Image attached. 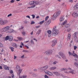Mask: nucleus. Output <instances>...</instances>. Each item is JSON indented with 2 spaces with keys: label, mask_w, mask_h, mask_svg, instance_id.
<instances>
[{
  "label": "nucleus",
  "mask_w": 78,
  "mask_h": 78,
  "mask_svg": "<svg viewBox=\"0 0 78 78\" xmlns=\"http://www.w3.org/2000/svg\"><path fill=\"white\" fill-rule=\"evenodd\" d=\"M9 26H6L5 27L2 28L1 30L2 32H6L7 33H11L12 32H15V30L12 29H9Z\"/></svg>",
  "instance_id": "f257e3e1"
},
{
  "label": "nucleus",
  "mask_w": 78,
  "mask_h": 78,
  "mask_svg": "<svg viewBox=\"0 0 78 78\" xmlns=\"http://www.w3.org/2000/svg\"><path fill=\"white\" fill-rule=\"evenodd\" d=\"M60 14H61V11L59 10L57 12H55L51 17V19L53 20H55L56 17L60 15Z\"/></svg>",
  "instance_id": "f03ea898"
},
{
  "label": "nucleus",
  "mask_w": 78,
  "mask_h": 78,
  "mask_svg": "<svg viewBox=\"0 0 78 78\" xmlns=\"http://www.w3.org/2000/svg\"><path fill=\"white\" fill-rule=\"evenodd\" d=\"M52 33L53 36H56L59 33V30H56V27L55 26L53 27L52 30Z\"/></svg>",
  "instance_id": "7ed1b4c3"
},
{
  "label": "nucleus",
  "mask_w": 78,
  "mask_h": 78,
  "mask_svg": "<svg viewBox=\"0 0 78 78\" xmlns=\"http://www.w3.org/2000/svg\"><path fill=\"white\" fill-rule=\"evenodd\" d=\"M53 51L52 50L50 49L44 52V54L45 55H50L52 54Z\"/></svg>",
  "instance_id": "20e7f679"
},
{
  "label": "nucleus",
  "mask_w": 78,
  "mask_h": 78,
  "mask_svg": "<svg viewBox=\"0 0 78 78\" xmlns=\"http://www.w3.org/2000/svg\"><path fill=\"white\" fill-rule=\"evenodd\" d=\"M13 39V37L12 36H7L5 38V40L7 41V40H9L10 41H12V39Z\"/></svg>",
  "instance_id": "39448f33"
},
{
  "label": "nucleus",
  "mask_w": 78,
  "mask_h": 78,
  "mask_svg": "<svg viewBox=\"0 0 78 78\" xmlns=\"http://www.w3.org/2000/svg\"><path fill=\"white\" fill-rule=\"evenodd\" d=\"M58 54L60 56L62 57V58L63 59H66V55H65L62 52L60 51L58 53Z\"/></svg>",
  "instance_id": "423d86ee"
},
{
  "label": "nucleus",
  "mask_w": 78,
  "mask_h": 78,
  "mask_svg": "<svg viewBox=\"0 0 78 78\" xmlns=\"http://www.w3.org/2000/svg\"><path fill=\"white\" fill-rule=\"evenodd\" d=\"M48 67V66H46L41 68V70L42 71L44 70H46V69H47Z\"/></svg>",
  "instance_id": "0eeeda50"
},
{
  "label": "nucleus",
  "mask_w": 78,
  "mask_h": 78,
  "mask_svg": "<svg viewBox=\"0 0 78 78\" xmlns=\"http://www.w3.org/2000/svg\"><path fill=\"white\" fill-rule=\"evenodd\" d=\"M47 33L48 34V37H50L51 36V30H48L47 31Z\"/></svg>",
  "instance_id": "6e6552de"
},
{
  "label": "nucleus",
  "mask_w": 78,
  "mask_h": 78,
  "mask_svg": "<svg viewBox=\"0 0 78 78\" xmlns=\"http://www.w3.org/2000/svg\"><path fill=\"white\" fill-rule=\"evenodd\" d=\"M73 17H77L78 16V14L76 12H74L72 14Z\"/></svg>",
  "instance_id": "1a4fd4ad"
},
{
  "label": "nucleus",
  "mask_w": 78,
  "mask_h": 78,
  "mask_svg": "<svg viewBox=\"0 0 78 78\" xmlns=\"http://www.w3.org/2000/svg\"><path fill=\"white\" fill-rule=\"evenodd\" d=\"M52 44L51 45L52 47H54L55 45H56V44L57 43V40H54L52 42Z\"/></svg>",
  "instance_id": "9d476101"
},
{
  "label": "nucleus",
  "mask_w": 78,
  "mask_h": 78,
  "mask_svg": "<svg viewBox=\"0 0 78 78\" xmlns=\"http://www.w3.org/2000/svg\"><path fill=\"white\" fill-rule=\"evenodd\" d=\"M39 4V2H37V1H34V5H32L31 6V8H34L35 6H36V5H37Z\"/></svg>",
  "instance_id": "9b49d317"
},
{
  "label": "nucleus",
  "mask_w": 78,
  "mask_h": 78,
  "mask_svg": "<svg viewBox=\"0 0 78 78\" xmlns=\"http://www.w3.org/2000/svg\"><path fill=\"white\" fill-rule=\"evenodd\" d=\"M2 66H3V68L5 70H9V68L8 66L5 65H2Z\"/></svg>",
  "instance_id": "f8f14e48"
},
{
  "label": "nucleus",
  "mask_w": 78,
  "mask_h": 78,
  "mask_svg": "<svg viewBox=\"0 0 78 78\" xmlns=\"http://www.w3.org/2000/svg\"><path fill=\"white\" fill-rule=\"evenodd\" d=\"M68 69L69 70H70V71H69V73H72V74H74V71L72 69L70 68L69 67L68 68Z\"/></svg>",
  "instance_id": "ddd939ff"
},
{
  "label": "nucleus",
  "mask_w": 78,
  "mask_h": 78,
  "mask_svg": "<svg viewBox=\"0 0 78 78\" xmlns=\"http://www.w3.org/2000/svg\"><path fill=\"white\" fill-rule=\"evenodd\" d=\"M73 56H74L75 58H78V55L75 53V51H73Z\"/></svg>",
  "instance_id": "4468645a"
},
{
  "label": "nucleus",
  "mask_w": 78,
  "mask_h": 78,
  "mask_svg": "<svg viewBox=\"0 0 78 78\" xmlns=\"http://www.w3.org/2000/svg\"><path fill=\"white\" fill-rule=\"evenodd\" d=\"M65 18L64 16H62L60 18V22H62L64 20Z\"/></svg>",
  "instance_id": "2eb2a0df"
},
{
  "label": "nucleus",
  "mask_w": 78,
  "mask_h": 78,
  "mask_svg": "<svg viewBox=\"0 0 78 78\" xmlns=\"http://www.w3.org/2000/svg\"><path fill=\"white\" fill-rule=\"evenodd\" d=\"M54 74V75H56L57 76H59L60 74L58 72H52Z\"/></svg>",
  "instance_id": "dca6fc26"
},
{
  "label": "nucleus",
  "mask_w": 78,
  "mask_h": 78,
  "mask_svg": "<svg viewBox=\"0 0 78 78\" xmlns=\"http://www.w3.org/2000/svg\"><path fill=\"white\" fill-rule=\"evenodd\" d=\"M12 46L13 47H15V48H17L18 47V46L17 45V44L15 43H12Z\"/></svg>",
  "instance_id": "f3484780"
},
{
  "label": "nucleus",
  "mask_w": 78,
  "mask_h": 78,
  "mask_svg": "<svg viewBox=\"0 0 78 78\" xmlns=\"http://www.w3.org/2000/svg\"><path fill=\"white\" fill-rule=\"evenodd\" d=\"M56 69V67H52L49 68V69L50 70H53Z\"/></svg>",
  "instance_id": "a211bd4d"
},
{
  "label": "nucleus",
  "mask_w": 78,
  "mask_h": 78,
  "mask_svg": "<svg viewBox=\"0 0 78 78\" xmlns=\"http://www.w3.org/2000/svg\"><path fill=\"white\" fill-rule=\"evenodd\" d=\"M8 20H3V23L4 24V25H6V23H8Z\"/></svg>",
  "instance_id": "6ab92c4d"
},
{
  "label": "nucleus",
  "mask_w": 78,
  "mask_h": 78,
  "mask_svg": "<svg viewBox=\"0 0 78 78\" xmlns=\"http://www.w3.org/2000/svg\"><path fill=\"white\" fill-rule=\"evenodd\" d=\"M16 70H18V71L21 70H20V67L19 66H16Z\"/></svg>",
  "instance_id": "aec40b11"
},
{
  "label": "nucleus",
  "mask_w": 78,
  "mask_h": 78,
  "mask_svg": "<svg viewBox=\"0 0 78 78\" xmlns=\"http://www.w3.org/2000/svg\"><path fill=\"white\" fill-rule=\"evenodd\" d=\"M70 37H71V34L70 33H69L68 35L67 40H69L70 39Z\"/></svg>",
  "instance_id": "412c9836"
},
{
  "label": "nucleus",
  "mask_w": 78,
  "mask_h": 78,
  "mask_svg": "<svg viewBox=\"0 0 78 78\" xmlns=\"http://www.w3.org/2000/svg\"><path fill=\"white\" fill-rule=\"evenodd\" d=\"M47 74L48 75H49V76H52V75H53V73L49 71H48V74Z\"/></svg>",
  "instance_id": "4be33fe9"
},
{
  "label": "nucleus",
  "mask_w": 78,
  "mask_h": 78,
  "mask_svg": "<svg viewBox=\"0 0 78 78\" xmlns=\"http://www.w3.org/2000/svg\"><path fill=\"white\" fill-rule=\"evenodd\" d=\"M34 1H32L30 2L29 3L30 5H33V6H34Z\"/></svg>",
  "instance_id": "5701e85b"
},
{
  "label": "nucleus",
  "mask_w": 78,
  "mask_h": 78,
  "mask_svg": "<svg viewBox=\"0 0 78 78\" xmlns=\"http://www.w3.org/2000/svg\"><path fill=\"white\" fill-rule=\"evenodd\" d=\"M51 20H48V21L47 22H46V24L47 25H49V24L50 23H51Z\"/></svg>",
  "instance_id": "b1692460"
},
{
  "label": "nucleus",
  "mask_w": 78,
  "mask_h": 78,
  "mask_svg": "<svg viewBox=\"0 0 78 78\" xmlns=\"http://www.w3.org/2000/svg\"><path fill=\"white\" fill-rule=\"evenodd\" d=\"M74 66H76V67H77V68H78V63L77 62H75L74 64Z\"/></svg>",
  "instance_id": "393cba45"
},
{
  "label": "nucleus",
  "mask_w": 78,
  "mask_h": 78,
  "mask_svg": "<svg viewBox=\"0 0 78 78\" xmlns=\"http://www.w3.org/2000/svg\"><path fill=\"white\" fill-rule=\"evenodd\" d=\"M22 72V70H20V71H18L17 73V75H19V76H20V73Z\"/></svg>",
  "instance_id": "a878e982"
},
{
  "label": "nucleus",
  "mask_w": 78,
  "mask_h": 78,
  "mask_svg": "<svg viewBox=\"0 0 78 78\" xmlns=\"http://www.w3.org/2000/svg\"><path fill=\"white\" fill-rule=\"evenodd\" d=\"M0 25H4L3 20H1L0 21Z\"/></svg>",
  "instance_id": "bb28decb"
},
{
  "label": "nucleus",
  "mask_w": 78,
  "mask_h": 78,
  "mask_svg": "<svg viewBox=\"0 0 78 78\" xmlns=\"http://www.w3.org/2000/svg\"><path fill=\"white\" fill-rule=\"evenodd\" d=\"M70 25L69 24H65V26L66 28H68V27H69L70 26Z\"/></svg>",
  "instance_id": "cd10ccee"
},
{
  "label": "nucleus",
  "mask_w": 78,
  "mask_h": 78,
  "mask_svg": "<svg viewBox=\"0 0 78 78\" xmlns=\"http://www.w3.org/2000/svg\"><path fill=\"white\" fill-rule=\"evenodd\" d=\"M61 71H64L66 70H67V69H66V68H62L61 69Z\"/></svg>",
  "instance_id": "c85d7f7f"
},
{
  "label": "nucleus",
  "mask_w": 78,
  "mask_h": 78,
  "mask_svg": "<svg viewBox=\"0 0 78 78\" xmlns=\"http://www.w3.org/2000/svg\"><path fill=\"white\" fill-rule=\"evenodd\" d=\"M9 48H10V49H11L12 51H14V48L12 47H10Z\"/></svg>",
  "instance_id": "c756f323"
},
{
  "label": "nucleus",
  "mask_w": 78,
  "mask_h": 78,
  "mask_svg": "<svg viewBox=\"0 0 78 78\" xmlns=\"http://www.w3.org/2000/svg\"><path fill=\"white\" fill-rule=\"evenodd\" d=\"M41 30H39L36 33V34H39L41 33Z\"/></svg>",
  "instance_id": "7c9ffc66"
},
{
  "label": "nucleus",
  "mask_w": 78,
  "mask_h": 78,
  "mask_svg": "<svg viewBox=\"0 0 78 78\" xmlns=\"http://www.w3.org/2000/svg\"><path fill=\"white\" fill-rule=\"evenodd\" d=\"M67 20L65 21L63 23H62V24H61V25H65V24H66V23H67Z\"/></svg>",
  "instance_id": "2f4dec72"
},
{
  "label": "nucleus",
  "mask_w": 78,
  "mask_h": 78,
  "mask_svg": "<svg viewBox=\"0 0 78 78\" xmlns=\"http://www.w3.org/2000/svg\"><path fill=\"white\" fill-rule=\"evenodd\" d=\"M77 34H78V32H75V33H74V34L73 35V36H74V37H76Z\"/></svg>",
  "instance_id": "473e14b6"
},
{
  "label": "nucleus",
  "mask_w": 78,
  "mask_h": 78,
  "mask_svg": "<svg viewBox=\"0 0 78 78\" xmlns=\"http://www.w3.org/2000/svg\"><path fill=\"white\" fill-rule=\"evenodd\" d=\"M30 43H31V44H32L34 45V41H33V40L32 39L30 40Z\"/></svg>",
  "instance_id": "72a5a7b5"
},
{
  "label": "nucleus",
  "mask_w": 78,
  "mask_h": 78,
  "mask_svg": "<svg viewBox=\"0 0 78 78\" xmlns=\"http://www.w3.org/2000/svg\"><path fill=\"white\" fill-rule=\"evenodd\" d=\"M69 56H73V54L70 51H69Z\"/></svg>",
  "instance_id": "f704fd0d"
},
{
  "label": "nucleus",
  "mask_w": 78,
  "mask_h": 78,
  "mask_svg": "<svg viewBox=\"0 0 78 78\" xmlns=\"http://www.w3.org/2000/svg\"><path fill=\"white\" fill-rule=\"evenodd\" d=\"M44 70V72L45 73H46V74H48V72H49V71H48V70H46V69H45V70Z\"/></svg>",
  "instance_id": "c9c22d12"
},
{
  "label": "nucleus",
  "mask_w": 78,
  "mask_h": 78,
  "mask_svg": "<svg viewBox=\"0 0 78 78\" xmlns=\"http://www.w3.org/2000/svg\"><path fill=\"white\" fill-rule=\"evenodd\" d=\"M44 22H45L44 20H43L42 21H41L39 23V24H40V25H42V24L44 23Z\"/></svg>",
  "instance_id": "e433bc0d"
},
{
  "label": "nucleus",
  "mask_w": 78,
  "mask_h": 78,
  "mask_svg": "<svg viewBox=\"0 0 78 78\" xmlns=\"http://www.w3.org/2000/svg\"><path fill=\"white\" fill-rule=\"evenodd\" d=\"M49 18V16H47L45 18V21H47V20H48V19Z\"/></svg>",
  "instance_id": "4c0bfd02"
},
{
  "label": "nucleus",
  "mask_w": 78,
  "mask_h": 78,
  "mask_svg": "<svg viewBox=\"0 0 78 78\" xmlns=\"http://www.w3.org/2000/svg\"><path fill=\"white\" fill-rule=\"evenodd\" d=\"M32 76H34V77H36L37 75L35 74H33L32 75Z\"/></svg>",
  "instance_id": "58836bf2"
},
{
  "label": "nucleus",
  "mask_w": 78,
  "mask_h": 78,
  "mask_svg": "<svg viewBox=\"0 0 78 78\" xmlns=\"http://www.w3.org/2000/svg\"><path fill=\"white\" fill-rule=\"evenodd\" d=\"M22 33L23 35H25V31H22Z\"/></svg>",
  "instance_id": "ea45409f"
},
{
  "label": "nucleus",
  "mask_w": 78,
  "mask_h": 78,
  "mask_svg": "<svg viewBox=\"0 0 78 78\" xmlns=\"http://www.w3.org/2000/svg\"><path fill=\"white\" fill-rule=\"evenodd\" d=\"M74 8L75 10H76V9H77V8L76 7V5H74Z\"/></svg>",
  "instance_id": "a19ab883"
},
{
  "label": "nucleus",
  "mask_w": 78,
  "mask_h": 78,
  "mask_svg": "<svg viewBox=\"0 0 78 78\" xmlns=\"http://www.w3.org/2000/svg\"><path fill=\"white\" fill-rule=\"evenodd\" d=\"M23 52H27V53H29V51L27 50H24L23 51Z\"/></svg>",
  "instance_id": "79ce46f5"
},
{
  "label": "nucleus",
  "mask_w": 78,
  "mask_h": 78,
  "mask_svg": "<svg viewBox=\"0 0 78 78\" xmlns=\"http://www.w3.org/2000/svg\"><path fill=\"white\" fill-rule=\"evenodd\" d=\"M15 61H16V62H19V61H20V60L19 59H15Z\"/></svg>",
  "instance_id": "37998d69"
},
{
  "label": "nucleus",
  "mask_w": 78,
  "mask_h": 78,
  "mask_svg": "<svg viewBox=\"0 0 78 78\" xmlns=\"http://www.w3.org/2000/svg\"><path fill=\"white\" fill-rule=\"evenodd\" d=\"M58 62L56 61H55L54 62H53V64H56L57 63H58Z\"/></svg>",
  "instance_id": "c03bdc74"
},
{
  "label": "nucleus",
  "mask_w": 78,
  "mask_h": 78,
  "mask_svg": "<svg viewBox=\"0 0 78 78\" xmlns=\"http://www.w3.org/2000/svg\"><path fill=\"white\" fill-rule=\"evenodd\" d=\"M77 48V46H74V49L75 50H76Z\"/></svg>",
  "instance_id": "a18cd8bd"
},
{
  "label": "nucleus",
  "mask_w": 78,
  "mask_h": 78,
  "mask_svg": "<svg viewBox=\"0 0 78 78\" xmlns=\"http://www.w3.org/2000/svg\"><path fill=\"white\" fill-rule=\"evenodd\" d=\"M71 31V28H69V29H67V32H69Z\"/></svg>",
  "instance_id": "49530a36"
},
{
  "label": "nucleus",
  "mask_w": 78,
  "mask_h": 78,
  "mask_svg": "<svg viewBox=\"0 0 78 78\" xmlns=\"http://www.w3.org/2000/svg\"><path fill=\"white\" fill-rule=\"evenodd\" d=\"M3 44L0 42V47H3Z\"/></svg>",
  "instance_id": "de8ad7c7"
},
{
  "label": "nucleus",
  "mask_w": 78,
  "mask_h": 78,
  "mask_svg": "<svg viewBox=\"0 0 78 78\" xmlns=\"http://www.w3.org/2000/svg\"><path fill=\"white\" fill-rule=\"evenodd\" d=\"M56 58H59V59H60L61 58V57H59L58 55H57L56 56Z\"/></svg>",
  "instance_id": "09e8293b"
},
{
  "label": "nucleus",
  "mask_w": 78,
  "mask_h": 78,
  "mask_svg": "<svg viewBox=\"0 0 78 78\" xmlns=\"http://www.w3.org/2000/svg\"><path fill=\"white\" fill-rule=\"evenodd\" d=\"M12 16V14L10 13V14H9L7 16V17H10V16Z\"/></svg>",
  "instance_id": "8fccbe9b"
},
{
  "label": "nucleus",
  "mask_w": 78,
  "mask_h": 78,
  "mask_svg": "<svg viewBox=\"0 0 78 78\" xmlns=\"http://www.w3.org/2000/svg\"><path fill=\"white\" fill-rule=\"evenodd\" d=\"M44 78H49L48 77V76H47V75H45L44 76Z\"/></svg>",
  "instance_id": "3c124183"
},
{
  "label": "nucleus",
  "mask_w": 78,
  "mask_h": 78,
  "mask_svg": "<svg viewBox=\"0 0 78 78\" xmlns=\"http://www.w3.org/2000/svg\"><path fill=\"white\" fill-rule=\"evenodd\" d=\"M34 23H35L33 21H31V25H33V24H34Z\"/></svg>",
  "instance_id": "603ef678"
},
{
  "label": "nucleus",
  "mask_w": 78,
  "mask_h": 78,
  "mask_svg": "<svg viewBox=\"0 0 78 78\" xmlns=\"http://www.w3.org/2000/svg\"><path fill=\"white\" fill-rule=\"evenodd\" d=\"M31 16H32L33 19H34L35 18V15H32Z\"/></svg>",
  "instance_id": "864d4df0"
},
{
  "label": "nucleus",
  "mask_w": 78,
  "mask_h": 78,
  "mask_svg": "<svg viewBox=\"0 0 78 78\" xmlns=\"http://www.w3.org/2000/svg\"><path fill=\"white\" fill-rule=\"evenodd\" d=\"M23 76V78H27V75H25L24 76Z\"/></svg>",
  "instance_id": "5fc2aeb1"
},
{
  "label": "nucleus",
  "mask_w": 78,
  "mask_h": 78,
  "mask_svg": "<svg viewBox=\"0 0 78 78\" xmlns=\"http://www.w3.org/2000/svg\"><path fill=\"white\" fill-rule=\"evenodd\" d=\"M12 78H14V74L12 75Z\"/></svg>",
  "instance_id": "6e6d98bb"
},
{
  "label": "nucleus",
  "mask_w": 78,
  "mask_h": 78,
  "mask_svg": "<svg viewBox=\"0 0 78 78\" xmlns=\"http://www.w3.org/2000/svg\"><path fill=\"white\" fill-rule=\"evenodd\" d=\"M69 2H70L71 3L73 2V0H69Z\"/></svg>",
  "instance_id": "4d7b16f0"
},
{
  "label": "nucleus",
  "mask_w": 78,
  "mask_h": 78,
  "mask_svg": "<svg viewBox=\"0 0 78 78\" xmlns=\"http://www.w3.org/2000/svg\"><path fill=\"white\" fill-rule=\"evenodd\" d=\"M17 38H18V39L19 40H20V41H21V40H22V38H21V37H18Z\"/></svg>",
  "instance_id": "13d9d810"
},
{
  "label": "nucleus",
  "mask_w": 78,
  "mask_h": 78,
  "mask_svg": "<svg viewBox=\"0 0 78 78\" xmlns=\"http://www.w3.org/2000/svg\"><path fill=\"white\" fill-rule=\"evenodd\" d=\"M23 27H22V26L21 27V28H19V30H22V29H23Z\"/></svg>",
  "instance_id": "bf43d9fd"
},
{
  "label": "nucleus",
  "mask_w": 78,
  "mask_h": 78,
  "mask_svg": "<svg viewBox=\"0 0 78 78\" xmlns=\"http://www.w3.org/2000/svg\"><path fill=\"white\" fill-rule=\"evenodd\" d=\"M23 27H22V26L21 27V28H19V30H22V29H23Z\"/></svg>",
  "instance_id": "052dcab7"
},
{
  "label": "nucleus",
  "mask_w": 78,
  "mask_h": 78,
  "mask_svg": "<svg viewBox=\"0 0 78 78\" xmlns=\"http://www.w3.org/2000/svg\"><path fill=\"white\" fill-rule=\"evenodd\" d=\"M11 3H14V0H12L10 1Z\"/></svg>",
  "instance_id": "680f3d73"
},
{
  "label": "nucleus",
  "mask_w": 78,
  "mask_h": 78,
  "mask_svg": "<svg viewBox=\"0 0 78 78\" xmlns=\"http://www.w3.org/2000/svg\"><path fill=\"white\" fill-rule=\"evenodd\" d=\"M26 17H27V18H29V19H30V16L28 15L26 16Z\"/></svg>",
  "instance_id": "e2e57ef3"
},
{
  "label": "nucleus",
  "mask_w": 78,
  "mask_h": 78,
  "mask_svg": "<svg viewBox=\"0 0 78 78\" xmlns=\"http://www.w3.org/2000/svg\"><path fill=\"white\" fill-rule=\"evenodd\" d=\"M74 60L76 62H78V59H75Z\"/></svg>",
  "instance_id": "0e129e2a"
},
{
  "label": "nucleus",
  "mask_w": 78,
  "mask_h": 78,
  "mask_svg": "<svg viewBox=\"0 0 78 78\" xmlns=\"http://www.w3.org/2000/svg\"><path fill=\"white\" fill-rule=\"evenodd\" d=\"M10 73H11V74L13 73V71H12V70H11L10 71Z\"/></svg>",
  "instance_id": "69168bd1"
},
{
  "label": "nucleus",
  "mask_w": 78,
  "mask_h": 78,
  "mask_svg": "<svg viewBox=\"0 0 78 78\" xmlns=\"http://www.w3.org/2000/svg\"><path fill=\"white\" fill-rule=\"evenodd\" d=\"M76 7H77V8L78 9V5H77V4H76Z\"/></svg>",
  "instance_id": "338daca9"
},
{
  "label": "nucleus",
  "mask_w": 78,
  "mask_h": 78,
  "mask_svg": "<svg viewBox=\"0 0 78 78\" xmlns=\"http://www.w3.org/2000/svg\"><path fill=\"white\" fill-rule=\"evenodd\" d=\"M19 76V78H23V76Z\"/></svg>",
  "instance_id": "774afa93"
}]
</instances>
